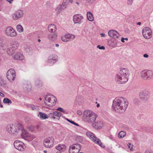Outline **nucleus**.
<instances>
[{
    "label": "nucleus",
    "instance_id": "6e6552de",
    "mask_svg": "<svg viewBox=\"0 0 153 153\" xmlns=\"http://www.w3.org/2000/svg\"><path fill=\"white\" fill-rule=\"evenodd\" d=\"M14 146L16 149L20 151H23L25 147L24 143L19 140L15 141L14 143Z\"/></svg>",
    "mask_w": 153,
    "mask_h": 153
},
{
    "label": "nucleus",
    "instance_id": "0eeeda50",
    "mask_svg": "<svg viewBox=\"0 0 153 153\" xmlns=\"http://www.w3.org/2000/svg\"><path fill=\"white\" fill-rule=\"evenodd\" d=\"M81 149L79 144L76 143L70 147L69 152V153H79Z\"/></svg>",
    "mask_w": 153,
    "mask_h": 153
},
{
    "label": "nucleus",
    "instance_id": "13d9d810",
    "mask_svg": "<svg viewBox=\"0 0 153 153\" xmlns=\"http://www.w3.org/2000/svg\"><path fill=\"white\" fill-rule=\"evenodd\" d=\"M100 35L101 37H104L105 36V35L104 33H102L100 34Z\"/></svg>",
    "mask_w": 153,
    "mask_h": 153
},
{
    "label": "nucleus",
    "instance_id": "6ab92c4d",
    "mask_svg": "<svg viewBox=\"0 0 153 153\" xmlns=\"http://www.w3.org/2000/svg\"><path fill=\"white\" fill-rule=\"evenodd\" d=\"M66 7V6L63 4L59 5L55 10L56 13L59 14L62 10L65 9Z\"/></svg>",
    "mask_w": 153,
    "mask_h": 153
},
{
    "label": "nucleus",
    "instance_id": "4d7b16f0",
    "mask_svg": "<svg viewBox=\"0 0 153 153\" xmlns=\"http://www.w3.org/2000/svg\"><path fill=\"white\" fill-rule=\"evenodd\" d=\"M0 96L3 97H4V95L3 94L0 92Z\"/></svg>",
    "mask_w": 153,
    "mask_h": 153
},
{
    "label": "nucleus",
    "instance_id": "ddd939ff",
    "mask_svg": "<svg viewBox=\"0 0 153 153\" xmlns=\"http://www.w3.org/2000/svg\"><path fill=\"white\" fill-rule=\"evenodd\" d=\"M83 18L81 14H75L73 16V20L75 24H81L82 22V20Z\"/></svg>",
    "mask_w": 153,
    "mask_h": 153
},
{
    "label": "nucleus",
    "instance_id": "dca6fc26",
    "mask_svg": "<svg viewBox=\"0 0 153 153\" xmlns=\"http://www.w3.org/2000/svg\"><path fill=\"white\" fill-rule=\"evenodd\" d=\"M108 34L110 36L114 39L118 38L120 36L119 33L117 31L114 30H109Z\"/></svg>",
    "mask_w": 153,
    "mask_h": 153
},
{
    "label": "nucleus",
    "instance_id": "1a4fd4ad",
    "mask_svg": "<svg viewBox=\"0 0 153 153\" xmlns=\"http://www.w3.org/2000/svg\"><path fill=\"white\" fill-rule=\"evenodd\" d=\"M54 140L52 137L45 139L44 141V144L45 147L49 148L52 147L53 144Z\"/></svg>",
    "mask_w": 153,
    "mask_h": 153
},
{
    "label": "nucleus",
    "instance_id": "c9c22d12",
    "mask_svg": "<svg viewBox=\"0 0 153 153\" xmlns=\"http://www.w3.org/2000/svg\"><path fill=\"white\" fill-rule=\"evenodd\" d=\"M16 29L17 31L19 32H22L23 31V28L22 26L20 25H17Z\"/></svg>",
    "mask_w": 153,
    "mask_h": 153
},
{
    "label": "nucleus",
    "instance_id": "b1692460",
    "mask_svg": "<svg viewBox=\"0 0 153 153\" xmlns=\"http://www.w3.org/2000/svg\"><path fill=\"white\" fill-rule=\"evenodd\" d=\"M14 128V126L13 125H8L7 126V131L10 133H11L12 134H14V130H13Z\"/></svg>",
    "mask_w": 153,
    "mask_h": 153
},
{
    "label": "nucleus",
    "instance_id": "39448f33",
    "mask_svg": "<svg viewBox=\"0 0 153 153\" xmlns=\"http://www.w3.org/2000/svg\"><path fill=\"white\" fill-rule=\"evenodd\" d=\"M86 135L90 139L94 142L95 143L99 145L100 146L102 147V143L101 142L100 140L99 139L96 137L94 134L92 133L91 132H87L86 133Z\"/></svg>",
    "mask_w": 153,
    "mask_h": 153
},
{
    "label": "nucleus",
    "instance_id": "37998d69",
    "mask_svg": "<svg viewBox=\"0 0 153 153\" xmlns=\"http://www.w3.org/2000/svg\"><path fill=\"white\" fill-rule=\"evenodd\" d=\"M3 40L0 38V47H5L4 44L2 43Z\"/></svg>",
    "mask_w": 153,
    "mask_h": 153
},
{
    "label": "nucleus",
    "instance_id": "20e7f679",
    "mask_svg": "<svg viewBox=\"0 0 153 153\" xmlns=\"http://www.w3.org/2000/svg\"><path fill=\"white\" fill-rule=\"evenodd\" d=\"M56 98L53 96L52 95V97H46L44 101V103L46 105L48 106H54L56 101H55Z\"/></svg>",
    "mask_w": 153,
    "mask_h": 153
},
{
    "label": "nucleus",
    "instance_id": "774afa93",
    "mask_svg": "<svg viewBox=\"0 0 153 153\" xmlns=\"http://www.w3.org/2000/svg\"><path fill=\"white\" fill-rule=\"evenodd\" d=\"M101 46L100 45H98L97 46V48H100Z\"/></svg>",
    "mask_w": 153,
    "mask_h": 153
},
{
    "label": "nucleus",
    "instance_id": "f257e3e1",
    "mask_svg": "<svg viewBox=\"0 0 153 153\" xmlns=\"http://www.w3.org/2000/svg\"><path fill=\"white\" fill-rule=\"evenodd\" d=\"M128 102L126 99L123 97H117L113 101L112 108L118 113L125 111L128 105Z\"/></svg>",
    "mask_w": 153,
    "mask_h": 153
},
{
    "label": "nucleus",
    "instance_id": "052dcab7",
    "mask_svg": "<svg viewBox=\"0 0 153 153\" xmlns=\"http://www.w3.org/2000/svg\"><path fill=\"white\" fill-rule=\"evenodd\" d=\"M70 123H71V124H73L74 125V123H75V122L74 121H72V120H71L70 121Z\"/></svg>",
    "mask_w": 153,
    "mask_h": 153
},
{
    "label": "nucleus",
    "instance_id": "e2e57ef3",
    "mask_svg": "<svg viewBox=\"0 0 153 153\" xmlns=\"http://www.w3.org/2000/svg\"><path fill=\"white\" fill-rule=\"evenodd\" d=\"M74 125H75V126H79V125L78 124L76 123L75 122V123H74Z\"/></svg>",
    "mask_w": 153,
    "mask_h": 153
},
{
    "label": "nucleus",
    "instance_id": "f704fd0d",
    "mask_svg": "<svg viewBox=\"0 0 153 153\" xmlns=\"http://www.w3.org/2000/svg\"><path fill=\"white\" fill-rule=\"evenodd\" d=\"M3 102L4 103H7L8 105L11 104L12 103V101L10 99H8L7 98H4L3 100Z\"/></svg>",
    "mask_w": 153,
    "mask_h": 153
},
{
    "label": "nucleus",
    "instance_id": "58836bf2",
    "mask_svg": "<svg viewBox=\"0 0 153 153\" xmlns=\"http://www.w3.org/2000/svg\"><path fill=\"white\" fill-rule=\"evenodd\" d=\"M55 116L53 112L52 113H49L48 115V118L49 117L50 118L53 119H55Z\"/></svg>",
    "mask_w": 153,
    "mask_h": 153
},
{
    "label": "nucleus",
    "instance_id": "79ce46f5",
    "mask_svg": "<svg viewBox=\"0 0 153 153\" xmlns=\"http://www.w3.org/2000/svg\"><path fill=\"white\" fill-rule=\"evenodd\" d=\"M51 3L50 1H47L45 4V6L48 8L50 7Z\"/></svg>",
    "mask_w": 153,
    "mask_h": 153
},
{
    "label": "nucleus",
    "instance_id": "a211bd4d",
    "mask_svg": "<svg viewBox=\"0 0 153 153\" xmlns=\"http://www.w3.org/2000/svg\"><path fill=\"white\" fill-rule=\"evenodd\" d=\"M97 117V115L95 114L93 115V116H92V117H90L86 120H85L84 122H87L88 123H92L95 122Z\"/></svg>",
    "mask_w": 153,
    "mask_h": 153
},
{
    "label": "nucleus",
    "instance_id": "e433bc0d",
    "mask_svg": "<svg viewBox=\"0 0 153 153\" xmlns=\"http://www.w3.org/2000/svg\"><path fill=\"white\" fill-rule=\"evenodd\" d=\"M65 37H66L67 39H68L72 40L75 37V36L74 35L68 34L65 35Z\"/></svg>",
    "mask_w": 153,
    "mask_h": 153
},
{
    "label": "nucleus",
    "instance_id": "a18cd8bd",
    "mask_svg": "<svg viewBox=\"0 0 153 153\" xmlns=\"http://www.w3.org/2000/svg\"><path fill=\"white\" fill-rule=\"evenodd\" d=\"M57 110L59 111L60 112H62L63 113H65V111L64 110L63 108H59L57 109Z\"/></svg>",
    "mask_w": 153,
    "mask_h": 153
},
{
    "label": "nucleus",
    "instance_id": "9b49d317",
    "mask_svg": "<svg viewBox=\"0 0 153 153\" xmlns=\"http://www.w3.org/2000/svg\"><path fill=\"white\" fill-rule=\"evenodd\" d=\"M95 114L90 110H86L84 111L83 113L82 116L83 120L84 121L85 120H86L90 117H92V116H93V115Z\"/></svg>",
    "mask_w": 153,
    "mask_h": 153
},
{
    "label": "nucleus",
    "instance_id": "f3484780",
    "mask_svg": "<svg viewBox=\"0 0 153 153\" xmlns=\"http://www.w3.org/2000/svg\"><path fill=\"white\" fill-rule=\"evenodd\" d=\"M92 126L96 129L102 128L103 126V123L100 121H97L92 123Z\"/></svg>",
    "mask_w": 153,
    "mask_h": 153
},
{
    "label": "nucleus",
    "instance_id": "aec40b11",
    "mask_svg": "<svg viewBox=\"0 0 153 153\" xmlns=\"http://www.w3.org/2000/svg\"><path fill=\"white\" fill-rule=\"evenodd\" d=\"M143 36L146 39H149L152 36V32L151 31H148L146 32H142Z\"/></svg>",
    "mask_w": 153,
    "mask_h": 153
},
{
    "label": "nucleus",
    "instance_id": "393cba45",
    "mask_svg": "<svg viewBox=\"0 0 153 153\" xmlns=\"http://www.w3.org/2000/svg\"><path fill=\"white\" fill-rule=\"evenodd\" d=\"M56 148L58 150L61 151H64L66 149L65 146L63 144H59L56 147Z\"/></svg>",
    "mask_w": 153,
    "mask_h": 153
},
{
    "label": "nucleus",
    "instance_id": "5fc2aeb1",
    "mask_svg": "<svg viewBox=\"0 0 153 153\" xmlns=\"http://www.w3.org/2000/svg\"><path fill=\"white\" fill-rule=\"evenodd\" d=\"M143 57L145 58H148L149 55L147 54H145L143 55Z\"/></svg>",
    "mask_w": 153,
    "mask_h": 153
},
{
    "label": "nucleus",
    "instance_id": "bb28decb",
    "mask_svg": "<svg viewBox=\"0 0 153 153\" xmlns=\"http://www.w3.org/2000/svg\"><path fill=\"white\" fill-rule=\"evenodd\" d=\"M48 39L50 40H55L57 38V35L55 34H50L48 36Z\"/></svg>",
    "mask_w": 153,
    "mask_h": 153
},
{
    "label": "nucleus",
    "instance_id": "72a5a7b5",
    "mask_svg": "<svg viewBox=\"0 0 153 153\" xmlns=\"http://www.w3.org/2000/svg\"><path fill=\"white\" fill-rule=\"evenodd\" d=\"M12 48H16L19 47V44L17 42H13L11 44Z\"/></svg>",
    "mask_w": 153,
    "mask_h": 153
},
{
    "label": "nucleus",
    "instance_id": "4468645a",
    "mask_svg": "<svg viewBox=\"0 0 153 153\" xmlns=\"http://www.w3.org/2000/svg\"><path fill=\"white\" fill-rule=\"evenodd\" d=\"M140 95L142 100L146 101L149 98V93L146 91H143L140 93Z\"/></svg>",
    "mask_w": 153,
    "mask_h": 153
},
{
    "label": "nucleus",
    "instance_id": "603ef678",
    "mask_svg": "<svg viewBox=\"0 0 153 153\" xmlns=\"http://www.w3.org/2000/svg\"><path fill=\"white\" fill-rule=\"evenodd\" d=\"M4 82L2 80H1V82H0V85L2 86L3 85H4Z\"/></svg>",
    "mask_w": 153,
    "mask_h": 153
},
{
    "label": "nucleus",
    "instance_id": "69168bd1",
    "mask_svg": "<svg viewBox=\"0 0 153 153\" xmlns=\"http://www.w3.org/2000/svg\"><path fill=\"white\" fill-rule=\"evenodd\" d=\"M137 25H140L141 24V23L140 22H138L137 24Z\"/></svg>",
    "mask_w": 153,
    "mask_h": 153
},
{
    "label": "nucleus",
    "instance_id": "4be33fe9",
    "mask_svg": "<svg viewBox=\"0 0 153 153\" xmlns=\"http://www.w3.org/2000/svg\"><path fill=\"white\" fill-rule=\"evenodd\" d=\"M22 125L19 123L17 124V126L14 128L13 130H14L15 132L14 134H15L16 133L18 132L19 131H21L22 130Z\"/></svg>",
    "mask_w": 153,
    "mask_h": 153
},
{
    "label": "nucleus",
    "instance_id": "c03bdc74",
    "mask_svg": "<svg viewBox=\"0 0 153 153\" xmlns=\"http://www.w3.org/2000/svg\"><path fill=\"white\" fill-rule=\"evenodd\" d=\"M30 107L33 110H37V107L34 106L33 105H30Z\"/></svg>",
    "mask_w": 153,
    "mask_h": 153
},
{
    "label": "nucleus",
    "instance_id": "338daca9",
    "mask_svg": "<svg viewBox=\"0 0 153 153\" xmlns=\"http://www.w3.org/2000/svg\"><path fill=\"white\" fill-rule=\"evenodd\" d=\"M65 119L68 122H69L70 123V122L71 121V120H69V119H67V118H65Z\"/></svg>",
    "mask_w": 153,
    "mask_h": 153
},
{
    "label": "nucleus",
    "instance_id": "412c9836",
    "mask_svg": "<svg viewBox=\"0 0 153 153\" xmlns=\"http://www.w3.org/2000/svg\"><path fill=\"white\" fill-rule=\"evenodd\" d=\"M56 26L53 24H51L49 25L48 27V31L52 33H54L56 31Z\"/></svg>",
    "mask_w": 153,
    "mask_h": 153
},
{
    "label": "nucleus",
    "instance_id": "2eb2a0df",
    "mask_svg": "<svg viewBox=\"0 0 153 153\" xmlns=\"http://www.w3.org/2000/svg\"><path fill=\"white\" fill-rule=\"evenodd\" d=\"M23 12L22 10H18L13 15L12 17L15 20H17L23 16Z\"/></svg>",
    "mask_w": 153,
    "mask_h": 153
},
{
    "label": "nucleus",
    "instance_id": "680f3d73",
    "mask_svg": "<svg viewBox=\"0 0 153 153\" xmlns=\"http://www.w3.org/2000/svg\"><path fill=\"white\" fill-rule=\"evenodd\" d=\"M131 145V144L130 143H129L128 144V146L129 148H130V146Z\"/></svg>",
    "mask_w": 153,
    "mask_h": 153
},
{
    "label": "nucleus",
    "instance_id": "ea45409f",
    "mask_svg": "<svg viewBox=\"0 0 153 153\" xmlns=\"http://www.w3.org/2000/svg\"><path fill=\"white\" fill-rule=\"evenodd\" d=\"M86 2L89 4H91L94 3L95 0H85Z\"/></svg>",
    "mask_w": 153,
    "mask_h": 153
},
{
    "label": "nucleus",
    "instance_id": "c756f323",
    "mask_svg": "<svg viewBox=\"0 0 153 153\" xmlns=\"http://www.w3.org/2000/svg\"><path fill=\"white\" fill-rule=\"evenodd\" d=\"M87 17L88 19L91 21H92L94 20V17L93 15L90 12H88L87 14Z\"/></svg>",
    "mask_w": 153,
    "mask_h": 153
},
{
    "label": "nucleus",
    "instance_id": "f03ea898",
    "mask_svg": "<svg viewBox=\"0 0 153 153\" xmlns=\"http://www.w3.org/2000/svg\"><path fill=\"white\" fill-rule=\"evenodd\" d=\"M129 71L125 68H122L115 76V80L119 84H123L128 80Z\"/></svg>",
    "mask_w": 153,
    "mask_h": 153
},
{
    "label": "nucleus",
    "instance_id": "423d86ee",
    "mask_svg": "<svg viewBox=\"0 0 153 153\" xmlns=\"http://www.w3.org/2000/svg\"><path fill=\"white\" fill-rule=\"evenodd\" d=\"M7 77L10 82L13 81L16 77V72L15 70L12 68L10 69L7 72Z\"/></svg>",
    "mask_w": 153,
    "mask_h": 153
},
{
    "label": "nucleus",
    "instance_id": "49530a36",
    "mask_svg": "<svg viewBox=\"0 0 153 153\" xmlns=\"http://www.w3.org/2000/svg\"><path fill=\"white\" fill-rule=\"evenodd\" d=\"M62 40L64 42H66L68 41V39L66 37H65V36L64 37H62Z\"/></svg>",
    "mask_w": 153,
    "mask_h": 153
},
{
    "label": "nucleus",
    "instance_id": "cd10ccee",
    "mask_svg": "<svg viewBox=\"0 0 153 153\" xmlns=\"http://www.w3.org/2000/svg\"><path fill=\"white\" fill-rule=\"evenodd\" d=\"M6 52L7 54L10 55H12L15 52V48H7Z\"/></svg>",
    "mask_w": 153,
    "mask_h": 153
},
{
    "label": "nucleus",
    "instance_id": "473e14b6",
    "mask_svg": "<svg viewBox=\"0 0 153 153\" xmlns=\"http://www.w3.org/2000/svg\"><path fill=\"white\" fill-rule=\"evenodd\" d=\"M126 132L124 131H121L118 134V137L120 138L123 137L126 135Z\"/></svg>",
    "mask_w": 153,
    "mask_h": 153
},
{
    "label": "nucleus",
    "instance_id": "bf43d9fd",
    "mask_svg": "<svg viewBox=\"0 0 153 153\" xmlns=\"http://www.w3.org/2000/svg\"><path fill=\"white\" fill-rule=\"evenodd\" d=\"M124 38L123 37H122L121 39V41L122 42H124Z\"/></svg>",
    "mask_w": 153,
    "mask_h": 153
},
{
    "label": "nucleus",
    "instance_id": "7c9ffc66",
    "mask_svg": "<svg viewBox=\"0 0 153 153\" xmlns=\"http://www.w3.org/2000/svg\"><path fill=\"white\" fill-rule=\"evenodd\" d=\"M35 85L38 87H40L42 86V82L39 79H37L35 82Z\"/></svg>",
    "mask_w": 153,
    "mask_h": 153
},
{
    "label": "nucleus",
    "instance_id": "f8f14e48",
    "mask_svg": "<svg viewBox=\"0 0 153 153\" xmlns=\"http://www.w3.org/2000/svg\"><path fill=\"white\" fill-rule=\"evenodd\" d=\"M6 34L11 37L16 36L17 33L15 30L11 27H7L5 30Z\"/></svg>",
    "mask_w": 153,
    "mask_h": 153
},
{
    "label": "nucleus",
    "instance_id": "09e8293b",
    "mask_svg": "<svg viewBox=\"0 0 153 153\" xmlns=\"http://www.w3.org/2000/svg\"><path fill=\"white\" fill-rule=\"evenodd\" d=\"M29 128L30 131H31V132H32L34 130L33 127V126H30L29 127Z\"/></svg>",
    "mask_w": 153,
    "mask_h": 153
},
{
    "label": "nucleus",
    "instance_id": "0e129e2a",
    "mask_svg": "<svg viewBox=\"0 0 153 153\" xmlns=\"http://www.w3.org/2000/svg\"><path fill=\"white\" fill-rule=\"evenodd\" d=\"M59 45L57 44H56V46H55L56 47H59Z\"/></svg>",
    "mask_w": 153,
    "mask_h": 153
},
{
    "label": "nucleus",
    "instance_id": "a878e982",
    "mask_svg": "<svg viewBox=\"0 0 153 153\" xmlns=\"http://www.w3.org/2000/svg\"><path fill=\"white\" fill-rule=\"evenodd\" d=\"M38 116L41 119H45L48 118V115L44 113L39 112L38 114Z\"/></svg>",
    "mask_w": 153,
    "mask_h": 153
},
{
    "label": "nucleus",
    "instance_id": "a19ab883",
    "mask_svg": "<svg viewBox=\"0 0 153 153\" xmlns=\"http://www.w3.org/2000/svg\"><path fill=\"white\" fill-rule=\"evenodd\" d=\"M151 31V29L148 27H145L142 30V32H146L148 31Z\"/></svg>",
    "mask_w": 153,
    "mask_h": 153
},
{
    "label": "nucleus",
    "instance_id": "4c0bfd02",
    "mask_svg": "<svg viewBox=\"0 0 153 153\" xmlns=\"http://www.w3.org/2000/svg\"><path fill=\"white\" fill-rule=\"evenodd\" d=\"M72 2L73 0H63L62 4L66 6L69 2L72 3Z\"/></svg>",
    "mask_w": 153,
    "mask_h": 153
},
{
    "label": "nucleus",
    "instance_id": "8fccbe9b",
    "mask_svg": "<svg viewBox=\"0 0 153 153\" xmlns=\"http://www.w3.org/2000/svg\"><path fill=\"white\" fill-rule=\"evenodd\" d=\"M128 1L127 2V3L129 5L131 4L133 1L132 0H128Z\"/></svg>",
    "mask_w": 153,
    "mask_h": 153
},
{
    "label": "nucleus",
    "instance_id": "6e6d98bb",
    "mask_svg": "<svg viewBox=\"0 0 153 153\" xmlns=\"http://www.w3.org/2000/svg\"><path fill=\"white\" fill-rule=\"evenodd\" d=\"M13 0H6V1L10 4H11L12 3V1H13Z\"/></svg>",
    "mask_w": 153,
    "mask_h": 153
},
{
    "label": "nucleus",
    "instance_id": "9d476101",
    "mask_svg": "<svg viewBox=\"0 0 153 153\" xmlns=\"http://www.w3.org/2000/svg\"><path fill=\"white\" fill-rule=\"evenodd\" d=\"M58 56L54 54L50 55L48 58L47 62L50 64H54L58 60Z\"/></svg>",
    "mask_w": 153,
    "mask_h": 153
},
{
    "label": "nucleus",
    "instance_id": "c85d7f7f",
    "mask_svg": "<svg viewBox=\"0 0 153 153\" xmlns=\"http://www.w3.org/2000/svg\"><path fill=\"white\" fill-rule=\"evenodd\" d=\"M21 131L22 133L21 135L22 137L25 139H27V137H28V134L27 133L25 130L23 129L22 128Z\"/></svg>",
    "mask_w": 153,
    "mask_h": 153
},
{
    "label": "nucleus",
    "instance_id": "864d4df0",
    "mask_svg": "<svg viewBox=\"0 0 153 153\" xmlns=\"http://www.w3.org/2000/svg\"><path fill=\"white\" fill-rule=\"evenodd\" d=\"M145 153H153V152L151 150H150V151H146L145 152Z\"/></svg>",
    "mask_w": 153,
    "mask_h": 153
},
{
    "label": "nucleus",
    "instance_id": "7ed1b4c3",
    "mask_svg": "<svg viewBox=\"0 0 153 153\" xmlns=\"http://www.w3.org/2000/svg\"><path fill=\"white\" fill-rule=\"evenodd\" d=\"M141 77L144 80H148L152 77L153 72L151 70H144L140 73Z\"/></svg>",
    "mask_w": 153,
    "mask_h": 153
},
{
    "label": "nucleus",
    "instance_id": "2f4dec72",
    "mask_svg": "<svg viewBox=\"0 0 153 153\" xmlns=\"http://www.w3.org/2000/svg\"><path fill=\"white\" fill-rule=\"evenodd\" d=\"M55 116V119H57L58 120H59L60 118V117L62 115V114L59 112L57 111H53Z\"/></svg>",
    "mask_w": 153,
    "mask_h": 153
},
{
    "label": "nucleus",
    "instance_id": "de8ad7c7",
    "mask_svg": "<svg viewBox=\"0 0 153 153\" xmlns=\"http://www.w3.org/2000/svg\"><path fill=\"white\" fill-rule=\"evenodd\" d=\"M77 114L79 116H81L82 114V112L80 110H78L77 111Z\"/></svg>",
    "mask_w": 153,
    "mask_h": 153
},
{
    "label": "nucleus",
    "instance_id": "3c124183",
    "mask_svg": "<svg viewBox=\"0 0 153 153\" xmlns=\"http://www.w3.org/2000/svg\"><path fill=\"white\" fill-rule=\"evenodd\" d=\"M109 137L111 140H114V137L112 135H110L109 136Z\"/></svg>",
    "mask_w": 153,
    "mask_h": 153
},
{
    "label": "nucleus",
    "instance_id": "5701e85b",
    "mask_svg": "<svg viewBox=\"0 0 153 153\" xmlns=\"http://www.w3.org/2000/svg\"><path fill=\"white\" fill-rule=\"evenodd\" d=\"M23 55L19 53H17L14 56L13 59L16 60H22L23 59Z\"/></svg>",
    "mask_w": 153,
    "mask_h": 153
}]
</instances>
